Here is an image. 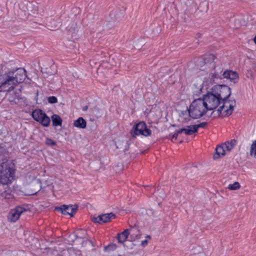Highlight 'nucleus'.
<instances>
[{
	"mask_svg": "<svg viewBox=\"0 0 256 256\" xmlns=\"http://www.w3.org/2000/svg\"><path fill=\"white\" fill-rule=\"evenodd\" d=\"M26 73L24 68H18L0 75V92H9L6 94V97L12 104H17L22 98L20 90H12L24 80L26 77Z\"/></svg>",
	"mask_w": 256,
	"mask_h": 256,
	"instance_id": "nucleus-1",
	"label": "nucleus"
},
{
	"mask_svg": "<svg viewBox=\"0 0 256 256\" xmlns=\"http://www.w3.org/2000/svg\"><path fill=\"white\" fill-rule=\"evenodd\" d=\"M231 94L230 88L225 85H216L211 90L203 96L208 110L216 108L220 104L221 98H229Z\"/></svg>",
	"mask_w": 256,
	"mask_h": 256,
	"instance_id": "nucleus-2",
	"label": "nucleus"
},
{
	"mask_svg": "<svg viewBox=\"0 0 256 256\" xmlns=\"http://www.w3.org/2000/svg\"><path fill=\"white\" fill-rule=\"evenodd\" d=\"M15 170L13 164L2 162L0 164V184L2 186L12 183L14 178Z\"/></svg>",
	"mask_w": 256,
	"mask_h": 256,
	"instance_id": "nucleus-3",
	"label": "nucleus"
},
{
	"mask_svg": "<svg viewBox=\"0 0 256 256\" xmlns=\"http://www.w3.org/2000/svg\"><path fill=\"white\" fill-rule=\"evenodd\" d=\"M208 111L203 98L194 100L190 106L188 113L190 116L194 119L198 118Z\"/></svg>",
	"mask_w": 256,
	"mask_h": 256,
	"instance_id": "nucleus-4",
	"label": "nucleus"
},
{
	"mask_svg": "<svg viewBox=\"0 0 256 256\" xmlns=\"http://www.w3.org/2000/svg\"><path fill=\"white\" fill-rule=\"evenodd\" d=\"M130 233V238L132 240L140 239L142 235L136 226H131L130 229H126L120 234H118L117 238L118 242L123 243L125 242Z\"/></svg>",
	"mask_w": 256,
	"mask_h": 256,
	"instance_id": "nucleus-5",
	"label": "nucleus"
},
{
	"mask_svg": "<svg viewBox=\"0 0 256 256\" xmlns=\"http://www.w3.org/2000/svg\"><path fill=\"white\" fill-rule=\"evenodd\" d=\"M228 98H221L220 104H222L217 110L218 114L222 112L224 116H230L232 114L234 108L236 105V102L234 99L230 100Z\"/></svg>",
	"mask_w": 256,
	"mask_h": 256,
	"instance_id": "nucleus-6",
	"label": "nucleus"
},
{
	"mask_svg": "<svg viewBox=\"0 0 256 256\" xmlns=\"http://www.w3.org/2000/svg\"><path fill=\"white\" fill-rule=\"evenodd\" d=\"M130 133L132 136L134 138L140 134L147 136L150 135L152 131L146 128V124L144 122H140L134 125L130 131Z\"/></svg>",
	"mask_w": 256,
	"mask_h": 256,
	"instance_id": "nucleus-7",
	"label": "nucleus"
},
{
	"mask_svg": "<svg viewBox=\"0 0 256 256\" xmlns=\"http://www.w3.org/2000/svg\"><path fill=\"white\" fill-rule=\"evenodd\" d=\"M33 118L36 122H39L44 126H48L50 123V118L42 110L38 109L34 110L32 112Z\"/></svg>",
	"mask_w": 256,
	"mask_h": 256,
	"instance_id": "nucleus-8",
	"label": "nucleus"
},
{
	"mask_svg": "<svg viewBox=\"0 0 256 256\" xmlns=\"http://www.w3.org/2000/svg\"><path fill=\"white\" fill-rule=\"evenodd\" d=\"M28 206L27 205H20L12 210L8 215V219L12 222H16L19 218L20 214L27 211Z\"/></svg>",
	"mask_w": 256,
	"mask_h": 256,
	"instance_id": "nucleus-9",
	"label": "nucleus"
},
{
	"mask_svg": "<svg viewBox=\"0 0 256 256\" xmlns=\"http://www.w3.org/2000/svg\"><path fill=\"white\" fill-rule=\"evenodd\" d=\"M77 208L78 207L76 206L62 205L60 207H56L55 210L62 214L69 215L70 217H72L74 214L76 212Z\"/></svg>",
	"mask_w": 256,
	"mask_h": 256,
	"instance_id": "nucleus-10",
	"label": "nucleus"
},
{
	"mask_svg": "<svg viewBox=\"0 0 256 256\" xmlns=\"http://www.w3.org/2000/svg\"><path fill=\"white\" fill-rule=\"evenodd\" d=\"M115 215L112 213L100 215L96 217L93 218L92 221L95 223H105L108 222L111 218H114Z\"/></svg>",
	"mask_w": 256,
	"mask_h": 256,
	"instance_id": "nucleus-11",
	"label": "nucleus"
},
{
	"mask_svg": "<svg viewBox=\"0 0 256 256\" xmlns=\"http://www.w3.org/2000/svg\"><path fill=\"white\" fill-rule=\"evenodd\" d=\"M222 76L224 78L228 79L230 82L236 83L238 79V74L231 70H226L224 72Z\"/></svg>",
	"mask_w": 256,
	"mask_h": 256,
	"instance_id": "nucleus-12",
	"label": "nucleus"
},
{
	"mask_svg": "<svg viewBox=\"0 0 256 256\" xmlns=\"http://www.w3.org/2000/svg\"><path fill=\"white\" fill-rule=\"evenodd\" d=\"M215 56L212 54H209L206 55L204 57L200 62V63L205 64L206 66H208V64L211 65V68H214V64Z\"/></svg>",
	"mask_w": 256,
	"mask_h": 256,
	"instance_id": "nucleus-13",
	"label": "nucleus"
},
{
	"mask_svg": "<svg viewBox=\"0 0 256 256\" xmlns=\"http://www.w3.org/2000/svg\"><path fill=\"white\" fill-rule=\"evenodd\" d=\"M226 150V148L224 146V144L218 146L216 149V154L214 155V159L219 158L221 155L224 156L225 154L224 152Z\"/></svg>",
	"mask_w": 256,
	"mask_h": 256,
	"instance_id": "nucleus-14",
	"label": "nucleus"
},
{
	"mask_svg": "<svg viewBox=\"0 0 256 256\" xmlns=\"http://www.w3.org/2000/svg\"><path fill=\"white\" fill-rule=\"evenodd\" d=\"M74 126L78 128H84L86 126V122L82 118L80 117L74 122Z\"/></svg>",
	"mask_w": 256,
	"mask_h": 256,
	"instance_id": "nucleus-15",
	"label": "nucleus"
},
{
	"mask_svg": "<svg viewBox=\"0 0 256 256\" xmlns=\"http://www.w3.org/2000/svg\"><path fill=\"white\" fill-rule=\"evenodd\" d=\"M52 124L54 126H61L62 120L60 117L57 114H54L52 116Z\"/></svg>",
	"mask_w": 256,
	"mask_h": 256,
	"instance_id": "nucleus-16",
	"label": "nucleus"
},
{
	"mask_svg": "<svg viewBox=\"0 0 256 256\" xmlns=\"http://www.w3.org/2000/svg\"><path fill=\"white\" fill-rule=\"evenodd\" d=\"M218 79V74L215 72H212L210 74L208 81L210 84L216 83V80Z\"/></svg>",
	"mask_w": 256,
	"mask_h": 256,
	"instance_id": "nucleus-17",
	"label": "nucleus"
},
{
	"mask_svg": "<svg viewBox=\"0 0 256 256\" xmlns=\"http://www.w3.org/2000/svg\"><path fill=\"white\" fill-rule=\"evenodd\" d=\"M236 141L235 140H232L230 141H228L224 144V146L226 147V150L230 151L236 145Z\"/></svg>",
	"mask_w": 256,
	"mask_h": 256,
	"instance_id": "nucleus-18",
	"label": "nucleus"
},
{
	"mask_svg": "<svg viewBox=\"0 0 256 256\" xmlns=\"http://www.w3.org/2000/svg\"><path fill=\"white\" fill-rule=\"evenodd\" d=\"M68 30L73 34L78 31V26L76 23L72 22L70 26H68L66 27Z\"/></svg>",
	"mask_w": 256,
	"mask_h": 256,
	"instance_id": "nucleus-19",
	"label": "nucleus"
},
{
	"mask_svg": "<svg viewBox=\"0 0 256 256\" xmlns=\"http://www.w3.org/2000/svg\"><path fill=\"white\" fill-rule=\"evenodd\" d=\"M34 4L32 3L28 2L26 4V8H27V10H28V14L30 15L34 14L36 13H37V8H34V10H32V8H33Z\"/></svg>",
	"mask_w": 256,
	"mask_h": 256,
	"instance_id": "nucleus-20",
	"label": "nucleus"
},
{
	"mask_svg": "<svg viewBox=\"0 0 256 256\" xmlns=\"http://www.w3.org/2000/svg\"><path fill=\"white\" fill-rule=\"evenodd\" d=\"M11 198V194L6 190H2L0 186V199H9Z\"/></svg>",
	"mask_w": 256,
	"mask_h": 256,
	"instance_id": "nucleus-21",
	"label": "nucleus"
},
{
	"mask_svg": "<svg viewBox=\"0 0 256 256\" xmlns=\"http://www.w3.org/2000/svg\"><path fill=\"white\" fill-rule=\"evenodd\" d=\"M86 235V231L84 230H78L76 236L78 238H85Z\"/></svg>",
	"mask_w": 256,
	"mask_h": 256,
	"instance_id": "nucleus-22",
	"label": "nucleus"
},
{
	"mask_svg": "<svg viewBox=\"0 0 256 256\" xmlns=\"http://www.w3.org/2000/svg\"><path fill=\"white\" fill-rule=\"evenodd\" d=\"M184 132L186 135H191L196 132V129H193L192 125L188 126L186 128Z\"/></svg>",
	"mask_w": 256,
	"mask_h": 256,
	"instance_id": "nucleus-23",
	"label": "nucleus"
},
{
	"mask_svg": "<svg viewBox=\"0 0 256 256\" xmlns=\"http://www.w3.org/2000/svg\"><path fill=\"white\" fill-rule=\"evenodd\" d=\"M240 188V185L238 182H236L233 184H230L228 188L230 190H237Z\"/></svg>",
	"mask_w": 256,
	"mask_h": 256,
	"instance_id": "nucleus-24",
	"label": "nucleus"
},
{
	"mask_svg": "<svg viewBox=\"0 0 256 256\" xmlns=\"http://www.w3.org/2000/svg\"><path fill=\"white\" fill-rule=\"evenodd\" d=\"M48 26L50 30H53L60 26V22H57L53 20L50 22V25H48Z\"/></svg>",
	"mask_w": 256,
	"mask_h": 256,
	"instance_id": "nucleus-25",
	"label": "nucleus"
},
{
	"mask_svg": "<svg viewBox=\"0 0 256 256\" xmlns=\"http://www.w3.org/2000/svg\"><path fill=\"white\" fill-rule=\"evenodd\" d=\"M250 154L256 158V140L253 142L250 148Z\"/></svg>",
	"mask_w": 256,
	"mask_h": 256,
	"instance_id": "nucleus-26",
	"label": "nucleus"
},
{
	"mask_svg": "<svg viewBox=\"0 0 256 256\" xmlns=\"http://www.w3.org/2000/svg\"><path fill=\"white\" fill-rule=\"evenodd\" d=\"M206 124H207V123L206 122H202L198 124L192 125L193 129L194 130L196 129V132H198V128H204L206 126Z\"/></svg>",
	"mask_w": 256,
	"mask_h": 256,
	"instance_id": "nucleus-27",
	"label": "nucleus"
},
{
	"mask_svg": "<svg viewBox=\"0 0 256 256\" xmlns=\"http://www.w3.org/2000/svg\"><path fill=\"white\" fill-rule=\"evenodd\" d=\"M151 238V236H150V235H147L146 236V239L144 240H142L141 242V246H142V247H145L146 246H147L148 244V241L150 240Z\"/></svg>",
	"mask_w": 256,
	"mask_h": 256,
	"instance_id": "nucleus-28",
	"label": "nucleus"
},
{
	"mask_svg": "<svg viewBox=\"0 0 256 256\" xmlns=\"http://www.w3.org/2000/svg\"><path fill=\"white\" fill-rule=\"evenodd\" d=\"M45 143L47 146H54L56 144V142L55 141L48 138H46Z\"/></svg>",
	"mask_w": 256,
	"mask_h": 256,
	"instance_id": "nucleus-29",
	"label": "nucleus"
},
{
	"mask_svg": "<svg viewBox=\"0 0 256 256\" xmlns=\"http://www.w3.org/2000/svg\"><path fill=\"white\" fill-rule=\"evenodd\" d=\"M48 102L50 104H55L58 102L57 98L54 96H49L48 98Z\"/></svg>",
	"mask_w": 256,
	"mask_h": 256,
	"instance_id": "nucleus-30",
	"label": "nucleus"
},
{
	"mask_svg": "<svg viewBox=\"0 0 256 256\" xmlns=\"http://www.w3.org/2000/svg\"><path fill=\"white\" fill-rule=\"evenodd\" d=\"M116 244H111V245H109L107 247H106V248H108V249H112V250H114L116 248Z\"/></svg>",
	"mask_w": 256,
	"mask_h": 256,
	"instance_id": "nucleus-31",
	"label": "nucleus"
},
{
	"mask_svg": "<svg viewBox=\"0 0 256 256\" xmlns=\"http://www.w3.org/2000/svg\"><path fill=\"white\" fill-rule=\"evenodd\" d=\"M180 133H178V130L176 131L174 134L172 136V138H174L175 139H176L178 134H180Z\"/></svg>",
	"mask_w": 256,
	"mask_h": 256,
	"instance_id": "nucleus-32",
	"label": "nucleus"
},
{
	"mask_svg": "<svg viewBox=\"0 0 256 256\" xmlns=\"http://www.w3.org/2000/svg\"><path fill=\"white\" fill-rule=\"evenodd\" d=\"M186 128H182L179 130H178V133H182L183 132H184Z\"/></svg>",
	"mask_w": 256,
	"mask_h": 256,
	"instance_id": "nucleus-33",
	"label": "nucleus"
},
{
	"mask_svg": "<svg viewBox=\"0 0 256 256\" xmlns=\"http://www.w3.org/2000/svg\"><path fill=\"white\" fill-rule=\"evenodd\" d=\"M88 108V106H84L83 108H82V110L84 111H86Z\"/></svg>",
	"mask_w": 256,
	"mask_h": 256,
	"instance_id": "nucleus-34",
	"label": "nucleus"
},
{
	"mask_svg": "<svg viewBox=\"0 0 256 256\" xmlns=\"http://www.w3.org/2000/svg\"><path fill=\"white\" fill-rule=\"evenodd\" d=\"M198 256H206L204 254H200Z\"/></svg>",
	"mask_w": 256,
	"mask_h": 256,
	"instance_id": "nucleus-35",
	"label": "nucleus"
},
{
	"mask_svg": "<svg viewBox=\"0 0 256 256\" xmlns=\"http://www.w3.org/2000/svg\"><path fill=\"white\" fill-rule=\"evenodd\" d=\"M254 42L256 43V36H255L254 38Z\"/></svg>",
	"mask_w": 256,
	"mask_h": 256,
	"instance_id": "nucleus-36",
	"label": "nucleus"
},
{
	"mask_svg": "<svg viewBox=\"0 0 256 256\" xmlns=\"http://www.w3.org/2000/svg\"><path fill=\"white\" fill-rule=\"evenodd\" d=\"M88 242V240H86V242L83 241V242H82V246H84V242Z\"/></svg>",
	"mask_w": 256,
	"mask_h": 256,
	"instance_id": "nucleus-37",
	"label": "nucleus"
},
{
	"mask_svg": "<svg viewBox=\"0 0 256 256\" xmlns=\"http://www.w3.org/2000/svg\"><path fill=\"white\" fill-rule=\"evenodd\" d=\"M203 66H201V68H200V70H204V68H202Z\"/></svg>",
	"mask_w": 256,
	"mask_h": 256,
	"instance_id": "nucleus-38",
	"label": "nucleus"
},
{
	"mask_svg": "<svg viewBox=\"0 0 256 256\" xmlns=\"http://www.w3.org/2000/svg\"><path fill=\"white\" fill-rule=\"evenodd\" d=\"M1 14V11L0 10V14Z\"/></svg>",
	"mask_w": 256,
	"mask_h": 256,
	"instance_id": "nucleus-39",
	"label": "nucleus"
}]
</instances>
